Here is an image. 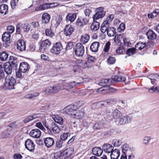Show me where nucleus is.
Here are the masks:
<instances>
[{"label": "nucleus", "mask_w": 159, "mask_h": 159, "mask_svg": "<svg viewBox=\"0 0 159 159\" xmlns=\"http://www.w3.org/2000/svg\"><path fill=\"white\" fill-rule=\"evenodd\" d=\"M43 125L48 131L52 132L54 134H58L60 131V129L57 124L52 121L43 122Z\"/></svg>", "instance_id": "nucleus-1"}, {"label": "nucleus", "mask_w": 159, "mask_h": 159, "mask_svg": "<svg viewBox=\"0 0 159 159\" xmlns=\"http://www.w3.org/2000/svg\"><path fill=\"white\" fill-rule=\"evenodd\" d=\"M5 86L7 89H14V84L16 83V80L12 77L9 78L8 76H7L5 79Z\"/></svg>", "instance_id": "nucleus-2"}, {"label": "nucleus", "mask_w": 159, "mask_h": 159, "mask_svg": "<svg viewBox=\"0 0 159 159\" xmlns=\"http://www.w3.org/2000/svg\"><path fill=\"white\" fill-rule=\"evenodd\" d=\"M96 13L93 16L94 20H97L103 17L105 15L106 12L104 11V7H100L96 9Z\"/></svg>", "instance_id": "nucleus-3"}, {"label": "nucleus", "mask_w": 159, "mask_h": 159, "mask_svg": "<svg viewBox=\"0 0 159 159\" xmlns=\"http://www.w3.org/2000/svg\"><path fill=\"white\" fill-rule=\"evenodd\" d=\"M74 49L76 56L79 57L83 56L84 53V48L82 43H78L76 44Z\"/></svg>", "instance_id": "nucleus-4"}, {"label": "nucleus", "mask_w": 159, "mask_h": 159, "mask_svg": "<svg viewBox=\"0 0 159 159\" xmlns=\"http://www.w3.org/2000/svg\"><path fill=\"white\" fill-rule=\"evenodd\" d=\"M77 109V106L74 105H69L63 109V111L69 116H73L75 111Z\"/></svg>", "instance_id": "nucleus-5"}, {"label": "nucleus", "mask_w": 159, "mask_h": 159, "mask_svg": "<svg viewBox=\"0 0 159 159\" xmlns=\"http://www.w3.org/2000/svg\"><path fill=\"white\" fill-rule=\"evenodd\" d=\"M63 48V46L61 43L57 42L54 44L52 48L51 49L50 51L52 53L58 55L60 54Z\"/></svg>", "instance_id": "nucleus-6"}, {"label": "nucleus", "mask_w": 159, "mask_h": 159, "mask_svg": "<svg viewBox=\"0 0 159 159\" xmlns=\"http://www.w3.org/2000/svg\"><path fill=\"white\" fill-rule=\"evenodd\" d=\"M74 149L73 148H69L61 153L60 159H68L69 157L73 153Z\"/></svg>", "instance_id": "nucleus-7"}, {"label": "nucleus", "mask_w": 159, "mask_h": 159, "mask_svg": "<svg viewBox=\"0 0 159 159\" xmlns=\"http://www.w3.org/2000/svg\"><path fill=\"white\" fill-rule=\"evenodd\" d=\"M133 116L131 115H126L120 117V119L117 120L118 123L120 125H124L131 122Z\"/></svg>", "instance_id": "nucleus-8"}, {"label": "nucleus", "mask_w": 159, "mask_h": 159, "mask_svg": "<svg viewBox=\"0 0 159 159\" xmlns=\"http://www.w3.org/2000/svg\"><path fill=\"white\" fill-rule=\"evenodd\" d=\"M51 44V42L48 39L42 41L40 44L39 51L42 52L46 51L48 49Z\"/></svg>", "instance_id": "nucleus-9"}, {"label": "nucleus", "mask_w": 159, "mask_h": 159, "mask_svg": "<svg viewBox=\"0 0 159 159\" xmlns=\"http://www.w3.org/2000/svg\"><path fill=\"white\" fill-rule=\"evenodd\" d=\"M123 154L126 155L130 154L131 152H134V148L133 147H129V145L127 143H125L121 146Z\"/></svg>", "instance_id": "nucleus-10"}, {"label": "nucleus", "mask_w": 159, "mask_h": 159, "mask_svg": "<svg viewBox=\"0 0 159 159\" xmlns=\"http://www.w3.org/2000/svg\"><path fill=\"white\" fill-rule=\"evenodd\" d=\"M84 82H77L75 83V81L70 82L65 84L64 85V89L68 90L73 88L75 86L83 84Z\"/></svg>", "instance_id": "nucleus-11"}, {"label": "nucleus", "mask_w": 159, "mask_h": 159, "mask_svg": "<svg viewBox=\"0 0 159 159\" xmlns=\"http://www.w3.org/2000/svg\"><path fill=\"white\" fill-rule=\"evenodd\" d=\"M88 22V20L86 17L80 16L76 20V24L77 26L82 27L86 24Z\"/></svg>", "instance_id": "nucleus-12"}, {"label": "nucleus", "mask_w": 159, "mask_h": 159, "mask_svg": "<svg viewBox=\"0 0 159 159\" xmlns=\"http://www.w3.org/2000/svg\"><path fill=\"white\" fill-rule=\"evenodd\" d=\"M14 135V132L13 130L11 128H9L2 132L0 136L1 138L4 139L8 138L10 136H12Z\"/></svg>", "instance_id": "nucleus-13"}, {"label": "nucleus", "mask_w": 159, "mask_h": 159, "mask_svg": "<svg viewBox=\"0 0 159 159\" xmlns=\"http://www.w3.org/2000/svg\"><path fill=\"white\" fill-rule=\"evenodd\" d=\"M26 148L30 151H32L34 149L35 145L33 142L30 139H27L25 143Z\"/></svg>", "instance_id": "nucleus-14"}, {"label": "nucleus", "mask_w": 159, "mask_h": 159, "mask_svg": "<svg viewBox=\"0 0 159 159\" xmlns=\"http://www.w3.org/2000/svg\"><path fill=\"white\" fill-rule=\"evenodd\" d=\"M74 30L75 29L72 25H66L64 29V34L66 36H69L72 34Z\"/></svg>", "instance_id": "nucleus-15"}, {"label": "nucleus", "mask_w": 159, "mask_h": 159, "mask_svg": "<svg viewBox=\"0 0 159 159\" xmlns=\"http://www.w3.org/2000/svg\"><path fill=\"white\" fill-rule=\"evenodd\" d=\"M7 63L10 64L13 69H16L18 65L17 59L14 57L10 56L9 58V63Z\"/></svg>", "instance_id": "nucleus-16"}, {"label": "nucleus", "mask_w": 159, "mask_h": 159, "mask_svg": "<svg viewBox=\"0 0 159 159\" xmlns=\"http://www.w3.org/2000/svg\"><path fill=\"white\" fill-rule=\"evenodd\" d=\"M17 48L20 51L25 50L26 48L25 43L23 40H19L17 45Z\"/></svg>", "instance_id": "nucleus-17"}, {"label": "nucleus", "mask_w": 159, "mask_h": 159, "mask_svg": "<svg viewBox=\"0 0 159 159\" xmlns=\"http://www.w3.org/2000/svg\"><path fill=\"white\" fill-rule=\"evenodd\" d=\"M19 69L23 73H25L29 69V64L25 62H22L20 64Z\"/></svg>", "instance_id": "nucleus-18"}, {"label": "nucleus", "mask_w": 159, "mask_h": 159, "mask_svg": "<svg viewBox=\"0 0 159 159\" xmlns=\"http://www.w3.org/2000/svg\"><path fill=\"white\" fill-rule=\"evenodd\" d=\"M41 132L38 129H35L32 130L30 133V136L34 138H38L41 135Z\"/></svg>", "instance_id": "nucleus-19"}, {"label": "nucleus", "mask_w": 159, "mask_h": 159, "mask_svg": "<svg viewBox=\"0 0 159 159\" xmlns=\"http://www.w3.org/2000/svg\"><path fill=\"white\" fill-rule=\"evenodd\" d=\"M44 142L47 147L50 148L53 145L54 141L52 138L48 137L44 139Z\"/></svg>", "instance_id": "nucleus-20"}, {"label": "nucleus", "mask_w": 159, "mask_h": 159, "mask_svg": "<svg viewBox=\"0 0 159 159\" xmlns=\"http://www.w3.org/2000/svg\"><path fill=\"white\" fill-rule=\"evenodd\" d=\"M3 68L4 71L7 75L11 74L13 67L9 64H5L3 65Z\"/></svg>", "instance_id": "nucleus-21"}, {"label": "nucleus", "mask_w": 159, "mask_h": 159, "mask_svg": "<svg viewBox=\"0 0 159 159\" xmlns=\"http://www.w3.org/2000/svg\"><path fill=\"white\" fill-rule=\"evenodd\" d=\"M113 146L109 144H104L102 146V150L106 153H111L113 150Z\"/></svg>", "instance_id": "nucleus-22"}, {"label": "nucleus", "mask_w": 159, "mask_h": 159, "mask_svg": "<svg viewBox=\"0 0 159 159\" xmlns=\"http://www.w3.org/2000/svg\"><path fill=\"white\" fill-rule=\"evenodd\" d=\"M50 7H51V6L50 5V3H44L39 7H36L35 8V10L36 11H43Z\"/></svg>", "instance_id": "nucleus-23"}, {"label": "nucleus", "mask_w": 159, "mask_h": 159, "mask_svg": "<svg viewBox=\"0 0 159 159\" xmlns=\"http://www.w3.org/2000/svg\"><path fill=\"white\" fill-rule=\"evenodd\" d=\"M109 24V23L107 20H105L103 22L101 27V30L102 33H105L110 28Z\"/></svg>", "instance_id": "nucleus-24"}, {"label": "nucleus", "mask_w": 159, "mask_h": 159, "mask_svg": "<svg viewBox=\"0 0 159 159\" xmlns=\"http://www.w3.org/2000/svg\"><path fill=\"white\" fill-rule=\"evenodd\" d=\"M111 153V159H118L120 155V152L118 149L113 150Z\"/></svg>", "instance_id": "nucleus-25"}, {"label": "nucleus", "mask_w": 159, "mask_h": 159, "mask_svg": "<svg viewBox=\"0 0 159 159\" xmlns=\"http://www.w3.org/2000/svg\"><path fill=\"white\" fill-rule=\"evenodd\" d=\"M76 17L75 13H69L66 17V20L67 22L70 21V22H73Z\"/></svg>", "instance_id": "nucleus-26"}, {"label": "nucleus", "mask_w": 159, "mask_h": 159, "mask_svg": "<svg viewBox=\"0 0 159 159\" xmlns=\"http://www.w3.org/2000/svg\"><path fill=\"white\" fill-rule=\"evenodd\" d=\"M100 43L98 42H94L93 43L90 47V50L93 52H96L98 51Z\"/></svg>", "instance_id": "nucleus-27"}, {"label": "nucleus", "mask_w": 159, "mask_h": 159, "mask_svg": "<svg viewBox=\"0 0 159 159\" xmlns=\"http://www.w3.org/2000/svg\"><path fill=\"white\" fill-rule=\"evenodd\" d=\"M112 116L116 119V122L118 123L117 120L120 119L122 115L120 111L117 109H115L113 111Z\"/></svg>", "instance_id": "nucleus-28"}, {"label": "nucleus", "mask_w": 159, "mask_h": 159, "mask_svg": "<svg viewBox=\"0 0 159 159\" xmlns=\"http://www.w3.org/2000/svg\"><path fill=\"white\" fill-rule=\"evenodd\" d=\"M92 151L93 155L99 156L102 155L103 150L99 147H94Z\"/></svg>", "instance_id": "nucleus-29"}, {"label": "nucleus", "mask_w": 159, "mask_h": 159, "mask_svg": "<svg viewBox=\"0 0 159 159\" xmlns=\"http://www.w3.org/2000/svg\"><path fill=\"white\" fill-rule=\"evenodd\" d=\"M146 35L148 38L149 39H154L156 37V34L152 30H148V31L147 32Z\"/></svg>", "instance_id": "nucleus-30"}, {"label": "nucleus", "mask_w": 159, "mask_h": 159, "mask_svg": "<svg viewBox=\"0 0 159 159\" xmlns=\"http://www.w3.org/2000/svg\"><path fill=\"white\" fill-rule=\"evenodd\" d=\"M123 34H116L114 39V42L115 44L118 45H120L121 44V39H122Z\"/></svg>", "instance_id": "nucleus-31"}, {"label": "nucleus", "mask_w": 159, "mask_h": 159, "mask_svg": "<svg viewBox=\"0 0 159 159\" xmlns=\"http://www.w3.org/2000/svg\"><path fill=\"white\" fill-rule=\"evenodd\" d=\"M97 20H93V22L91 26V29L92 30L94 31L97 30L99 28L100 24Z\"/></svg>", "instance_id": "nucleus-32"}, {"label": "nucleus", "mask_w": 159, "mask_h": 159, "mask_svg": "<svg viewBox=\"0 0 159 159\" xmlns=\"http://www.w3.org/2000/svg\"><path fill=\"white\" fill-rule=\"evenodd\" d=\"M38 114H34L32 115L28 116L23 121L25 123H26L30 121L33 120L34 119L39 118Z\"/></svg>", "instance_id": "nucleus-33"}, {"label": "nucleus", "mask_w": 159, "mask_h": 159, "mask_svg": "<svg viewBox=\"0 0 159 159\" xmlns=\"http://www.w3.org/2000/svg\"><path fill=\"white\" fill-rule=\"evenodd\" d=\"M84 115V113L83 111L81 110L77 111L75 110V113L74 114L73 116H74V117L76 118H82L83 117Z\"/></svg>", "instance_id": "nucleus-34"}, {"label": "nucleus", "mask_w": 159, "mask_h": 159, "mask_svg": "<svg viewBox=\"0 0 159 159\" xmlns=\"http://www.w3.org/2000/svg\"><path fill=\"white\" fill-rule=\"evenodd\" d=\"M42 22L43 23H47L49 21L50 18V16L47 13H44L43 14L42 16Z\"/></svg>", "instance_id": "nucleus-35"}, {"label": "nucleus", "mask_w": 159, "mask_h": 159, "mask_svg": "<svg viewBox=\"0 0 159 159\" xmlns=\"http://www.w3.org/2000/svg\"><path fill=\"white\" fill-rule=\"evenodd\" d=\"M8 10V6L6 4H2L0 6V13L6 14Z\"/></svg>", "instance_id": "nucleus-36"}, {"label": "nucleus", "mask_w": 159, "mask_h": 159, "mask_svg": "<svg viewBox=\"0 0 159 159\" xmlns=\"http://www.w3.org/2000/svg\"><path fill=\"white\" fill-rule=\"evenodd\" d=\"M107 32V35L110 37L114 36L116 33V29L113 27H110Z\"/></svg>", "instance_id": "nucleus-37"}, {"label": "nucleus", "mask_w": 159, "mask_h": 159, "mask_svg": "<svg viewBox=\"0 0 159 159\" xmlns=\"http://www.w3.org/2000/svg\"><path fill=\"white\" fill-rule=\"evenodd\" d=\"M89 36L88 34H85L81 36L80 41L83 43L85 44L88 42L89 39Z\"/></svg>", "instance_id": "nucleus-38"}, {"label": "nucleus", "mask_w": 159, "mask_h": 159, "mask_svg": "<svg viewBox=\"0 0 159 159\" xmlns=\"http://www.w3.org/2000/svg\"><path fill=\"white\" fill-rule=\"evenodd\" d=\"M11 35L9 33L7 32L4 33L2 36V39L3 41L8 42L10 39Z\"/></svg>", "instance_id": "nucleus-39"}, {"label": "nucleus", "mask_w": 159, "mask_h": 159, "mask_svg": "<svg viewBox=\"0 0 159 159\" xmlns=\"http://www.w3.org/2000/svg\"><path fill=\"white\" fill-rule=\"evenodd\" d=\"M53 118L55 121V122L59 124H61L63 123V119L61 116H53Z\"/></svg>", "instance_id": "nucleus-40"}, {"label": "nucleus", "mask_w": 159, "mask_h": 159, "mask_svg": "<svg viewBox=\"0 0 159 159\" xmlns=\"http://www.w3.org/2000/svg\"><path fill=\"white\" fill-rule=\"evenodd\" d=\"M21 27L24 31L25 32H28L30 30V26L28 23H25L21 24Z\"/></svg>", "instance_id": "nucleus-41"}, {"label": "nucleus", "mask_w": 159, "mask_h": 159, "mask_svg": "<svg viewBox=\"0 0 159 159\" xmlns=\"http://www.w3.org/2000/svg\"><path fill=\"white\" fill-rule=\"evenodd\" d=\"M145 43L139 42L137 43L135 45V47L138 50H141L143 49L145 46Z\"/></svg>", "instance_id": "nucleus-42"}, {"label": "nucleus", "mask_w": 159, "mask_h": 159, "mask_svg": "<svg viewBox=\"0 0 159 159\" xmlns=\"http://www.w3.org/2000/svg\"><path fill=\"white\" fill-rule=\"evenodd\" d=\"M53 94L58 93L61 89V87L59 84H57L52 87Z\"/></svg>", "instance_id": "nucleus-43"}, {"label": "nucleus", "mask_w": 159, "mask_h": 159, "mask_svg": "<svg viewBox=\"0 0 159 159\" xmlns=\"http://www.w3.org/2000/svg\"><path fill=\"white\" fill-rule=\"evenodd\" d=\"M8 54L5 52H1L0 53V58L2 61H6L8 58Z\"/></svg>", "instance_id": "nucleus-44"}, {"label": "nucleus", "mask_w": 159, "mask_h": 159, "mask_svg": "<svg viewBox=\"0 0 159 159\" xmlns=\"http://www.w3.org/2000/svg\"><path fill=\"white\" fill-rule=\"evenodd\" d=\"M45 34L46 36L50 37L54 35V33L53 32L51 28L47 29L45 30Z\"/></svg>", "instance_id": "nucleus-45"}, {"label": "nucleus", "mask_w": 159, "mask_h": 159, "mask_svg": "<svg viewBox=\"0 0 159 159\" xmlns=\"http://www.w3.org/2000/svg\"><path fill=\"white\" fill-rule=\"evenodd\" d=\"M105 87L107 86V88L108 87L112 84V81L111 79H104Z\"/></svg>", "instance_id": "nucleus-46"}, {"label": "nucleus", "mask_w": 159, "mask_h": 159, "mask_svg": "<svg viewBox=\"0 0 159 159\" xmlns=\"http://www.w3.org/2000/svg\"><path fill=\"white\" fill-rule=\"evenodd\" d=\"M23 72L21 71L20 70H19L16 72V77L17 78L22 79L24 77V75Z\"/></svg>", "instance_id": "nucleus-47"}, {"label": "nucleus", "mask_w": 159, "mask_h": 159, "mask_svg": "<svg viewBox=\"0 0 159 159\" xmlns=\"http://www.w3.org/2000/svg\"><path fill=\"white\" fill-rule=\"evenodd\" d=\"M48 95L53 94L52 87L46 88L44 91Z\"/></svg>", "instance_id": "nucleus-48"}, {"label": "nucleus", "mask_w": 159, "mask_h": 159, "mask_svg": "<svg viewBox=\"0 0 159 159\" xmlns=\"http://www.w3.org/2000/svg\"><path fill=\"white\" fill-rule=\"evenodd\" d=\"M88 63H91V65L93 66V63L95 60V57H94L89 56H88Z\"/></svg>", "instance_id": "nucleus-49"}, {"label": "nucleus", "mask_w": 159, "mask_h": 159, "mask_svg": "<svg viewBox=\"0 0 159 159\" xmlns=\"http://www.w3.org/2000/svg\"><path fill=\"white\" fill-rule=\"evenodd\" d=\"M125 28V24L122 23H121L117 28V30L119 32H121L124 31Z\"/></svg>", "instance_id": "nucleus-50"}, {"label": "nucleus", "mask_w": 159, "mask_h": 159, "mask_svg": "<svg viewBox=\"0 0 159 159\" xmlns=\"http://www.w3.org/2000/svg\"><path fill=\"white\" fill-rule=\"evenodd\" d=\"M73 43L72 42H69L67 43L66 50L71 49L73 47Z\"/></svg>", "instance_id": "nucleus-51"}, {"label": "nucleus", "mask_w": 159, "mask_h": 159, "mask_svg": "<svg viewBox=\"0 0 159 159\" xmlns=\"http://www.w3.org/2000/svg\"><path fill=\"white\" fill-rule=\"evenodd\" d=\"M110 42L109 41L107 42L106 43L103 49V50L104 52H108V51L109 50V48H110Z\"/></svg>", "instance_id": "nucleus-52"}, {"label": "nucleus", "mask_w": 159, "mask_h": 159, "mask_svg": "<svg viewBox=\"0 0 159 159\" xmlns=\"http://www.w3.org/2000/svg\"><path fill=\"white\" fill-rule=\"evenodd\" d=\"M122 143L119 139H114L113 141V144L115 146L118 147L120 146Z\"/></svg>", "instance_id": "nucleus-53"}, {"label": "nucleus", "mask_w": 159, "mask_h": 159, "mask_svg": "<svg viewBox=\"0 0 159 159\" xmlns=\"http://www.w3.org/2000/svg\"><path fill=\"white\" fill-rule=\"evenodd\" d=\"M159 92V88L157 87L153 86L148 89V92L150 93H153L156 91Z\"/></svg>", "instance_id": "nucleus-54"}, {"label": "nucleus", "mask_w": 159, "mask_h": 159, "mask_svg": "<svg viewBox=\"0 0 159 159\" xmlns=\"http://www.w3.org/2000/svg\"><path fill=\"white\" fill-rule=\"evenodd\" d=\"M135 49L134 48L128 49L127 51V54L129 56L133 54L134 53Z\"/></svg>", "instance_id": "nucleus-55"}, {"label": "nucleus", "mask_w": 159, "mask_h": 159, "mask_svg": "<svg viewBox=\"0 0 159 159\" xmlns=\"http://www.w3.org/2000/svg\"><path fill=\"white\" fill-rule=\"evenodd\" d=\"M107 62L108 64H114L116 61L115 58L112 57H110L107 59Z\"/></svg>", "instance_id": "nucleus-56"}, {"label": "nucleus", "mask_w": 159, "mask_h": 159, "mask_svg": "<svg viewBox=\"0 0 159 159\" xmlns=\"http://www.w3.org/2000/svg\"><path fill=\"white\" fill-rule=\"evenodd\" d=\"M7 33H9L10 34H12L14 30V28L12 25L8 26L7 28Z\"/></svg>", "instance_id": "nucleus-57"}, {"label": "nucleus", "mask_w": 159, "mask_h": 159, "mask_svg": "<svg viewBox=\"0 0 159 159\" xmlns=\"http://www.w3.org/2000/svg\"><path fill=\"white\" fill-rule=\"evenodd\" d=\"M69 135V133H64L61 136V140L65 141L67 139Z\"/></svg>", "instance_id": "nucleus-58"}, {"label": "nucleus", "mask_w": 159, "mask_h": 159, "mask_svg": "<svg viewBox=\"0 0 159 159\" xmlns=\"http://www.w3.org/2000/svg\"><path fill=\"white\" fill-rule=\"evenodd\" d=\"M119 75H113L111 77V79L112 81L115 82H119Z\"/></svg>", "instance_id": "nucleus-59"}, {"label": "nucleus", "mask_w": 159, "mask_h": 159, "mask_svg": "<svg viewBox=\"0 0 159 159\" xmlns=\"http://www.w3.org/2000/svg\"><path fill=\"white\" fill-rule=\"evenodd\" d=\"M80 66L83 68H86V67L89 68V66H88V63H87L84 60H83Z\"/></svg>", "instance_id": "nucleus-60"}, {"label": "nucleus", "mask_w": 159, "mask_h": 159, "mask_svg": "<svg viewBox=\"0 0 159 159\" xmlns=\"http://www.w3.org/2000/svg\"><path fill=\"white\" fill-rule=\"evenodd\" d=\"M150 140L151 138L149 137H144L143 140V143L144 144H147L149 143Z\"/></svg>", "instance_id": "nucleus-61"}, {"label": "nucleus", "mask_w": 159, "mask_h": 159, "mask_svg": "<svg viewBox=\"0 0 159 159\" xmlns=\"http://www.w3.org/2000/svg\"><path fill=\"white\" fill-rule=\"evenodd\" d=\"M62 142L61 141L58 140L57 141L56 147L57 148L59 149L62 147Z\"/></svg>", "instance_id": "nucleus-62"}, {"label": "nucleus", "mask_w": 159, "mask_h": 159, "mask_svg": "<svg viewBox=\"0 0 159 159\" xmlns=\"http://www.w3.org/2000/svg\"><path fill=\"white\" fill-rule=\"evenodd\" d=\"M19 0H12L11 4L12 8H14L18 3Z\"/></svg>", "instance_id": "nucleus-63"}, {"label": "nucleus", "mask_w": 159, "mask_h": 159, "mask_svg": "<svg viewBox=\"0 0 159 159\" xmlns=\"http://www.w3.org/2000/svg\"><path fill=\"white\" fill-rule=\"evenodd\" d=\"M13 157L15 159H21L22 156L20 154L16 153L14 154Z\"/></svg>", "instance_id": "nucleus-64"}]
</instances>
